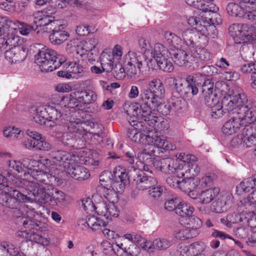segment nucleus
Returning a JSON list of instances; mask_svg holds the SVG:
<instances>
[{"instance_id": "nucleus-1", "label": "nucleus", "mask_w": 256, "mask_h": 256, "mask_svg": "<svg viewBox=\"0 0 256 256\" xmlns=\"http://www.w3.org/2000/svg\"><path fill=\"white\" fill-rule=\"evenodd\" d=\"M10 182L16 186H24L26 192V194H24L13 190L10 186L2 184L0 188L6 194H0V203L10 208H20V202H32L33 201L55 206L65 198L64 194L62 191H56L55 195L52 196L48 188L37 182L26 180L22 182L12 176H10Z\"/></svg>"}, {"instance_id": "nucleus-2", "label": "nucleus", "mask_w": 256, "mask_h": 256, "mask_svg": "<svg viewBox=\"0 0 256 256\" xmlns=\"http://www.w3.org/2000/svg\"><path fill=\"white\" fill-rule=\"evenodd\" d=\"M52 100L56 102L58 111H60L64 115L62 126L63 134L62 140L67 144H70L67 141L76 140L86 134V131L84 126V122H78L68 121L66 120V116L74 110H80L82 105L76 100L70 96H61L60 94H56L52 95Z\"/></svg>"}, {"instance_id": "nucleus-3", "label": "nucleus", "mask_w": 256, "mask_h": 256, "mask_svg": "<svg viewBox=\"0 0 256 256\" xmlns=\"http://www.w3.org/2000/svg\"><path fill=\"white\" fill-rule=\"evenodd\" d=\"M20 210L22 212V214L16 218V222L18 224H22L25 228L33 230V232H28L26 242H35L43 246H48L50 242L49 238L42 236L34 232H46L48 230V225L40 221L36 220L34 218L36 212L34 208L28 204H23Z\"/></svg>"}, {"instance_id": "nucleus-4", "label": "nucleus", "mask_w": 256, "mask_h": 256, "mask_svg": "<svg viewBox=\"0 0 256 256\" xmlns=\"http://www.w3.org/2000/svg\"><path fill=\"white\" fill-rule=\"evenodd\" d=\"M39 162L34 160H30L28 158H25L22 160V161L19 160H8V169L10 171H16L20 174V176L21 177L24 176V178L22 179H20L16 177L14 175L11 174L9 171L4 170L2 172V175L0 174V187L2 184L10 186L13 188V190H15L18 192L26 194V188L24 186H18L16 184H12V182H10V176H14L15 178L19 180L20 181L23 182L26 180L25 178H28V174L30 168L32 167L36 166V164H38ZM26 181H28L26 180ZM0 194H6L4 190L2 188H0ZM0 204H2L0 203Z\"/></svg>"}, {"instance_id": "nucleus-5", "label": "nucleus", "mask_w": 256, "mask_h": 256, "mask_svg": "<svg viewBox=\"0 0 256 256\" xmlns=\"http://www.w3.org/2000/svg\"><path fill=\"white\" fill-rule=\"evenodd\" d=\"M114 176L116 182H112V184H110L109 188L101 184V186L98 188V194L99 196L102 198L103 196L110 202L118 201L117 193L121 192L124 190L128 179V174L126 173V170L120 166L114 168Z\"/></svg>"}, {"instance_id": "nucleus-6", "label": "nucleus", "mask_w": 256, "mask_h": 256, "mask_svg": "<svg viewBox=\"0 0 256 256\" xmlns=\"http://www.w3.org/2000/svg\"><path fill=\"white\" fill-rule=\"evenodd\" d=\"M63 119L64 115L60 111H58L56 102L52 100V96L50 102L48 104L36 108V113L34 116L36 122L46 125V122H50V126H54L55 124L59 126L60 129L62 132Z\"/></svg>"}, {"instance_id": "nucleus-7", "label": "nucleus", "mask_w": 256, "mask_h": 256, "mask_svg": "<svg viewBox=\"0 0 256 256\" xmlns=\"http://www.w3.org/2000/svg\"><path fill=\"white\" fill-rule=\"evenodd\" d=\"M35 63L42 72H50L59 68L67 59L55 50L44 47L38 50L34 56Z\"/></svg>"}, {"instance_id": "nucleus-8", "label": "nucleus", "mask_w": 256, "mask_h": 256, "mask_svg": "<svg viewBox=\"0 0 256 256\" xmlns=\"http://www.w3.org/2000/svg\"><path fill=\"white\" fill-rule=\"evenodd\" d=\"M248 18L252 22L256 21V9L248 11ZM229 34L232 36L234 42L237 44L252 42L248 40V35H256V24H234L228 28Z\"/></svg>"}, {"instance_id": "nucleus-9", "label": "nucleus", "mask_w": 256, "mask_h": 256, "mask_svg": "<svg viewBox=\"0 0 256 256\" xmlns=\"http://www.w3.org/2000/svg\"><path fill=\"white\" fill-rule=\"evenodd\" d=\"M165 89L162 81L158 78L152 80L147 84V88L141 90L140 106H148V104H156L157 100L164 96Z\"/></svg>"}, {"instance_id": "nucleus-10", "label": "nucleus", "mask_w": 256, "mask_h": 256, "mask_svg": "<svg viewBox=\"0 0 256 256\" xmlns=\"http://www.w3.org/2000/svg\"><path fill=\"white\" fill-rule=\"evenodd\" d=\"M160 100H157V104L152 106L148 104V106H140L134 109L138 118L146 122L150 126H154L158 122V118L153 116L152 110H156L164 115H167L172 108L170 105L168 103H161Z\"/></svg>"}, {"instance_id": "nucleus-11", "label": "nucleus", "mask_w": 256, "mask_h": 256, "mask_svg": "<svg viewBox=\"0 0 256 256\" xmlns=\"http://www.w3.org/2000/svg\"><path fill=\"white\" fill-rule=\"evenodd\" d=\"M148 52L146 57L154 58L160 70L169 72L174 70L172 62L167 58L168 51L163 44H154Z\"/></svg>"}, {"instance_id": "nucleus-12", "label": "nucleus", "mask_w": 256, "mask_h": 256, "mask_svg": "<svg viewBox=\"0 0 256 256\" xmlns=\"http://www.w3.org/2000/svg\"><path fill=\"white\" fill-rule=\"evenodd\" d=\"M143 121L144 120L139 118L138 115L136 118L130 117L128 122L132 128L128 130L127 135L132 141L146 146L148 134H143L140 132L144 130Z\"/></svg>"}, {"instance_id": "nucleus-13", "label": "nucleus", "mask_w": 256, "mask_h": 256, "mask_svg": "<svg viewBox=\"0 0 256 256\" xmlns=\"http://www.w3.org/2000/svg\"><path fill=\"white\" fill-rule=\"evenodd\" d=\"M38 161L39 162L38 164H36V166L30 168L28 177L31 176L36 180L44 183L45 186H42L48 188L47 184L50 182L49 179L52 178V176L47 171L48 170V165L50 164V160L44 158Z\"/></svg>"}, {"instance_id": "nucleus-14", "label": "nucleus", "mask_w": 256, "mask_h": 256, "mask_svg": "<svg viewBox=\"0 0 256 256\" xmlns=\"http://www.w3.org/2000/svg\"><path fill=\"white\" fill-rule=\"evenodd\" d=\"M247 102V96L244 93L237 94L234 96L227 94L222 99L220 104L226 112H232L238 114L240 107Z\"/></svg>"}, {"instance_id": "nucleus-15", "label": "nucleus", "mask_w": 256, "mask_h": 256, "mask_svg": "<svg viewBox=\"0 0 256 256\" xmlns=\"http://www.w3.org/2000/svg\"><path fill=\"white\" fill-rule=\"evenodd\" d=\"M197 158L194 155L190 156V160L187 162H182L178 168V176L185 178H191L198 174L200 168L198 165Z\"/></svg>"}, {"instance_id": "nucleus-16", "label": "nucleus", "mask_w": 256, "mask_h": 256, "mask_svg": "<svg viewBox=\"0 0 256 256\" xmlns=\"http://www.w3.org/2000/svg\"><path fill=\"white\" fill-rule=\"evenodd\" d=\"M168 53L174 62L180 66L188 68H192L194 58L192 54L179 48H170Z\"/></svg>"}, {"instance_id": "nucleus-17", "label": "nucleus", "mask_w": 256, "mask_h": 256, "mask_svg": "<svg viewBox=\"0 0 256 256\" xmlns=\"http://www.w3.org/2000/svg\"><path fill=\"white\" fill-rule=\"evenodd\" d=\"M66 28V25L60 20L52 24L50 28L49 32L52 33L49 35V39L52 44H60L68 38L69 34L65 30Z\"/></svg>"}, {"instance_id": "nucleus-18", "label": "nucleus", "mask_w": 256, "mask_h": 256, "mask_svg": "<svg viewBox=\"0 0 256 256\" xmlns=\"http://www.w3.org/2000/svg\"><path fill=\"white\" fill-rule=\"evenodd\" d=\"M51 13L46 11H38L34 12L32 18L34 19V23L36 27L42 26V30L46 32H49L50 28L54 23L58 22L60 20H54V18L51 16Z\"/></svg>"}, {"instance_id": "nucleus-19", "label": "nucleus", "mask_w": 256, "mask_h": 256, "mask_svg": "<svg viewBox=\"0 0 256 256\" xmlns=\"http://www.w3.org/2000/svg\"><path fill=\"white\" fill-rule=\"evenodd\" d=\"M153 146L158 148L166 150L176 149V146L169 142L163 136H160L158 132H150L148 134L146 146Z\"/></svg>"}, {"instance_id": "nucleus-20", "label": "nucleus", "mask_w": 256, "mask_h": 256, "mask_svg": "<svg viewBox=\"0 0 256 256\" xmlns=\"http://www.w3.org/2000/svg\"><path fill=\"white\" fill-rule=\"evenodd\" d=\"M135 172L136 174H132V172H130V176L133 177V180L138 189L142 190L149 189L158 184L156 178L140 173L138 170Z\"/></svg>"}, {"instance_id": "nucleus-21", "label": "nucleus", "mask_w": 256, "mask_h": 256, "mask_svg": "<svg viewBox=\"0 0 256 256\" xmlns=\"http://www.w3.org/2000/svg\"><path fill=\"white\" fill-rule=\"evenodd\" d=\"M50 156L53 162L60 166H62L64 169L66 164L70 166L72 164L78 161V156L72 155L70 152L64 150L53 151L50 154Z\"/></svg>"}, {"instance_id": "nucleus-22", "label": "nucleus", "mask_w": 256, "mask_h": 256, "mask_svg": "<svg viewBox=\"0 0 256 256\" xmlns=\"http://www.w3.org/2000/svg\"><path fill=\"white\" fill-rule=\"evenodd\" d=\"M80 50H78L75 55L69 59L67 62L70 72L72 74L73 78H79L85 75L86 72L82 66V56H79Z\"/></svg>"}, {"instance_id": "nucleus-23", "label": "nucleus", "mask_w": 256, "mask_h": 256, "mask_svg": "<svg viewBox=\"0 0 256 256\" xmlns=\"http://www.w3.org/2000/svg\"><path fill=\"white\" fill-rule=\"evenodd\" d=\"M5 50V58L11 64L21 62L26 59L27 56L26 49L22 46L12 47Z\"/></svg>"}, {"instance_id": "nucleus-24", "label": "nucleus", "mask_w": 256, "mask_h": 256, "mask_svg": "<svg viewBox=\"0 0 256 256\" xmlns=\"http://www.w3.org/2000/svg\"><path fill=\"white\" fill-rule=\"evenodd\" d=\"M98 43L97 39L92 38L78 45V48H80L82 50V52L80 51L78 53L79 56H82V55L87 54L89 60H94L98 54V50L96 48Z\"/></svg>"}, {"instance_id": "nucleus-25", "label": "nucleus", "mask_w": 256, "mask_h": 256, "mask_svg": "<svg viewBox=\"0 0 256 256\" xmlns=\"http://www.w3.org/2000/svg\"><path fill=\"white\" fill-rule=\"evenodd\" d=\"M64 171L70 176L78 180H84L90 176L88 169L76 164L75 162L70 166L66 164L64 166Z\"/></svg>"}, {"instance_id": "nucleus-26", "label": "nucleus", "mask_w": 256, "mask_h": 256, "mask_svg": "<svg viewBox=\"0 0 256 256\" xmlns=\"http://www.w3.org/2000/svg\"><path fill=\"white\" fill-rule=\"evenodd\" d=\"M238 114H240L241 118L246 120L247 124H252L256 121V102L248 101L240 107Z\"/></svg>"}, {"instance_id": "nucleus-27", "label": "nucleus", "mask_w": 256, "mask_h": 256, "mask_svg": "<svg viewBox=\"0 0 256 256\" xmlns=\"http://www.w3.org/2000/svg\"><path fill=\"white\" fill-rule=\"evenodd\" d=\"M196 31L187 28L182 23L178 24L176 30L177 34L182 37L184 43L190 48H194Z\"/></svg>"}, {"instance_id": "nucleus-28", "label": "nucleus", "mask_w": 256, "mask_h": 256, "mask_svg": "<svg viewBox=\"0 0 256 256\" xmlns=\"http://www.w3.org/2000/svg\"><path fill=\"white\" fill-rule=\"evenodd\" d=\"M233 202V196L230 193H226L216 198L212 203L210 210L216 213H222L227 210L228 206Z\"/></svg>"}, {"instance_id": "nucleus-29", "label": "nucleus", "mask_w": 256, "mask_h": 256, "mask_svg": "<svg viewBox=\"0 0 256 256\" xmlns=\"http://www.w3.org/2000/svg\"><path fill=\"white\" fill-rule=\"evenodd\" d=\"M198 82L196 80V86H200L206 106L212 105V100L218 98L216 94L213 93L214 83L210 80H204V82Z\"/></svg>"}, {"instance_id": "nucleus-30", "label": "nucleus", "mask_w": 256, "mask_h": 256, "mask_svg": "<svg viewBox=\"0 0 256 256\" xmlns=\"http://www.w3.org/2000/svg\"><path fill=\"white\" fill-rule=\"evenodd\" d=\"M206 8L207 10L202 11L206 13L204 22L214 26L220 24L222 22L221 16L217 12L218 8L212 2V0L208 2Z\"/></svg>"}, {"instance_id": "nucleus-31", "label": "nucleus", "mask_w": 256, "mask_h": 256, "mask_svg": "<svg viewBox=\"0 0 256 256\" xmlns=\"http://www.w3.org/2000/svg\"><path fill=\"white\" fill-rule=\"evenodd\" d=\"M154 166L158 170L166 174L177 173L179 164L174 160L166 158L159 160L156 162Z\"/></svg>"}, {"instance_id": "nucleus-32", "label": "nucleus", "mask_w": 256, "mask_h": 256, "mask_svg": "<svg viewBox=\"0 0 256 256\" xmlns=\"http://www.w3.org/2000/svg\"><path fill=\"white\" fill-rule=\"evenodd\" d=\"M124 238L131 242L128 246L127 245L126 256H136L140 252V250L136 243H139L141 242L142 239L141 235L138 233L132 232L124 234Z\"/></svg>"}, {"instance_id": "nucleus-33", "label": "nucleus", "mask_w": 256, "mask_h": 256, "mask_svg": "<svg viewBox=\"0 0 256 256\" xmlns=\"http://www.w3.org/2000/svg\"><path fill=\"white\" fill-rule=\"evenodd\" d=\"M7 22L6 31L9 30L17 32V30H18L22 36H26L36 30L34 26L18 20H12L8 19Z\"/></svg>"}, {"instance_id": "nucleus-34", "label": "nucleus", "mask_w": 256, "mask_h": 256, "mask_svg": "<svg viewBox=\"0 0 256 256\" xmlns=\"http://www.w3.org/2000/svg\"><path fill=\"white\" fill-rule=\"evenodd\" d=\"M237 138L242 146L251 148L256 146V136L252 134V129L249 126H246L242 129Z\"/></svg>"}, {"instance_id": "nucleus-35", "label": "nucleus", "mask_w": 256, "mask_h": 256, "mask_svg": "<svg viewBox=\"0 0 256 256\" xmlns=\"http://www.w3.org/2000/svg\"><path fill=\"white\" fill-rule=\"evenodd\" d=\"M79 226H88L92 230H98L106 226V222L100 218L94 216H88L86 219L80 218L78 221Z\"/></svg>"}, {"instance_id": "nucleus-36", "label": "nucleus", "mask_w": 256, "mask_h": 256, "mask_svg": "<svg viewBox=\"0 0 256 256\" xmlns=\"http://www.w3.org/2000/svg\"><path fill=\"white\" fill-rule=\"evenodd\" d=\"M138 60L137 53L129 52L126 56L125 68L127 74L131 77L140 74V68L138 66Z\"/></svg>"}, {"instance_id": "nucleus-37", "label": "nucleus", "mask_w": 256, "mask_h": 256, "mask_svg": "<svg viewBox=\"0 0 256 256\" xmlns=\"http://www.w3.org/2000/svg\"><path fill=\"white\" fill-rule=\"evenodd\" d=\"M16 32L9 30L2 36L0 38V48L4 50L12 47L21 46L18 44L20 40L19 36L16 34Z\"/></svg>"}, {"instance_id": "nucleus-38", "label": "nucleus", "mask_w": 256, "mask_h": 256, "mask_svg": "<svg viewBox=\"0 0 256 256\" xmlns=\"http://www.w3.org/2000/svg\"><path fill=\"white\" fill-rule=\"evenodd\" d=\"M204 244L198 242L184 247L180 252L181 256H202V253L204 250Z\"/></svg>"}, {"instance_id": "nucleus-39", "label": "nucleus", "mask_w": 256, "mask_h": 256, "mask_svg": "<svg viewBox=\"0 0 256 256\" xmlns=\"http://www.w3.org/2000/svg\"><path fill=\"white\" fill-rule=\"evenodd\" d=\"M194 58L193 60L192 68L198 67L200 62H208L212 58V54L207 49L204 48H198L192 54Z\"/></svg>"}, {"instance_id": "nucleus-40", "label": "nucleus", "mask_w": 256, "mask_h": 256, "mask_svg": "<svg viewBox=\"0 0 256 256\" xmlns=\"http://www.w3.org/2000/svg\"><path fill=\"white\" fill-rule=\"evenodd\" d=\"M198 92L196 86V80L193 76H188L186 80V84L182 89L180 96L188 97L191 95H196Z\"/></svg>"}, {"instance_id": "nucleus-41", "label": "nucleus", "mask_w": 256, "mask_h": 256, "mask_svg": "<svg viewBox=\"0 0 256 256\" xmlns=\"http://www.w3.org/2000/svg\"><path fill=\"white\" fill-rule=\"evenodd\" d=\"M198 193V200L201 204H208L210 203L220 192L218 188H209L204 190H200Z\"/></svg>"}, {"instance_id": "nucleus-42", "label": "nucleus", "mask_w": 256, "mask_h": 256, "mask_svg": "<svg viewBox=\"0 0 256 256\" xmlns=\"http://www.w3.org/2000/svg\"><path fill=\"white\" fill-rule=\"evenodd\" d=\"M180 224L188 228L191 232H194L196 236L199 234L198 229L202 226V220L196 216L192 214L183 220H180Z\"/></svg>"}, {"instance_id": "nucleus-43", "label": "nucleus", "mask_w": 256, "mask_h": 256, "mask_svg": "<svg viewBox=\"0 0 256 256\" xmlns=\"http://www.w3.org/2000/svg\"><path fill=\"white\" fill-rule=\"evenodd\" d=\"M256 187V174L244 179L236 187V193L240 195L242 192H248Z\"/></svg>"}, {"instance_id": "nucleus-44", "label": "nucleus", "mask_w": 256, "mask_h": 256, "mask_svg": "<svg viewBox=\"0 0 256 256\" xmlns=\"http://www.w3.org/2000/svg\"><path fill=\"white\" fill-rule=\"evenodd\" d=\"M240 210L244 211V208L254 210L256 208V188L246 198L241 200L238 204Z\"/></svg>"}, {"instance_id": "nucleus-45", "label": "nucleus", "mask_w": 256, "mask_h": 256, "mask_svg": "<svg viewBox=\"0 0 256 256\" xmlns=\"http://www.w3.org/2000/svg\"><path fill=\"white\" fill-rule=\"evenodd\" d=\"M0 256H26L12 244L4 242L0 246Z\"/></svg>"}, {"instance_id": "nucleus-46", "label": "nucleus", "mask_w": 256, "mask_h": 256, "mask_svg": "<svg viewBox=\"0 0 256 256\" xmlns=\"http://www.w3.org/2000/svg\"><path fill=\"white\" fill-rule=\"evenodd\" d=\"M110 51L104 50L100 56V64L106 69V72H110L114 68L115 60Z\"/></svg>"}, {"instance_id": "nucleus-47", "label": "nucleus", "mask_w": 256, "mask_h": 256, "mask_svg": "<svg viewBox=\"0 0 256 256\" xmlns=\"http://www.w3.org/2000/svg\"><path fill=\"white\" fill-rule=\"evenodd\" d=\"M92 198L95 202L94 212L98 214L105 216L108 214V204H106L102 198L99 196L98 194L93 195Z\"/></svg>"}, {"instance_id": "nucleus-48", "label": "nucleus", "mask_w": 256, "mask_h": 256, "mask_svg": "<svg viewBox=\"0 0 256 256\" xmlns=\"http://www.w3.org/2000/svg\"><path fill=\"white\" fill-rule=\"evenodd\" d=\"M144 55L140 54H137V59H138V66L140 68V72H150L154 70L152 58H145Z\"/></svg>"}, {"instance_id": "nucleus-49", "label": "nucleus", "mask_w": 256, "mask_h": 256, "mask_svg": "<svg viewBox=\"0 0 256 256\" xmlns=\"http://www.w3.org/2000/svg\"><path fill=\"white\" fill-rule=\"evenodd\" d=\"M194 212V207L186 203H180L176 209V213L180 216V220L185 219L191 216Z\"/></svg>"}, {"instance_id": "nucleus-50", "label": "nucleus", "mask_w": 256, "mask_h": 256, "mask_svg": "<svg viewBox=\"0 0 256 256\" xmlns=\"http://www.w3.org/2000/svg\"><path fill=\"white\" fill-rule=\"evenodd\" d=\"M174 236L176 238L180 240H185L196 236L194 232H191L185 226L176 230L174 232Z\"/></svg>"}, {"instance_id": "nucleus-51", "label": "nucleus", "mask_w": 256, "mask_h": 256, "mask_svg": "<svg viewBox=\"0 0 256 256\" xmlns=\"http://www.w3.org/2000/svg\"><path fill=\"white\" fill-rule=\"evenodd\" d=\"M198 178H183L180 190L186 192L191 190H198Z\"/></svg>"}, {"instance_id": "nucleus-52", "label": "nucleus", "mask_w": 256, "mask_h": 256, "mask_svg": "<svg viewBox=\"0 0 256 256\" xmlns=\"http://www.w3.org/2000/svg\"><path fill=\"white\" fill-rule=\"evenodd\" d=\"M226 11L229 15L236 17H243L245 14L244 10L238 4L230 2L226 6Z\"/></svg>"}, {"instance_id": "nucleus-53", "label": "nucleus", "mask_w": 256, "mask_h": 256, "mask_svg": "<svg viewBox=\"0 0 256 256\" xmlns=\"http://www.w3.org/2000/svg\"><path fill=\"white\" fill-rule=\"evenodd\" d=\"M212 105L207 106L211 108V116L214 118H219L225 113L224 110L222 106V104L220 103L218 98L212 100Z\"/></svg>"}, {"instance_id": "nucleus-54", "label": "nucleus", "mask_w": 256, "mask_h": 256, "mask_svg": "<svg viewBox=\"0 0 256 256\" xmlns=\"http://www.w3.org/2000/svg\"><path fill=\"white\" fill-rule=\"evenodd\" d=\"M164 36L166 42L170 45V48H178L176 46L180 44L182 41L180 36L170 32H165Z\"/></svg>"}, {"instance_id": "nucleus-55", "label": "nucleus", "mask_w": 256, "mask_h": 256, "mask_svg": "<svg viewBox=\"0 0 256 256\" xmlns=\"http://www.w3.org/2000/svg\"><path fill=\"white\" fill-rule=\"evenodd\" d=\"M3 133L5 137L13 140L20 138L23 136V132L19 128L14 127L5 128Z\"/></svg>"}, {"instance_id": "nucleus-56", "label": "nucleus", "mask_w": 256, "mask_h": 256, "mask_svg": "<svg viewBox=\"0 0 256 256\" xmlns=\"http://www.w3.org/2000/svg\"><path fill=\"white\" fill-rule=\"evenodd\" d=\"M195 38L194 48H202L206 46L209 41L208 36L202 32L200 31V30L196 31Z\"/></svg>"}, {"instance_id": "nucleus-57", "label": "nucleus", "mask_w": 256, "mask_h": 256, "mask_svg": "<svg viewBox=\"0 0 256 256\" xmlns=\"http://www.w3.org/2000/svg\"><path fill=\"white\" fill-rule=\"evenodd\" d=\"M79 162L87 166H97L100 164L99 160L96 154H90L87 156H81L79 158Z\"/></svg>"}, {"instance_id": "nucleus-58", "label": "nucleus", "mask_w": 256, "mask_h": 256, "mask_svg": "<svg viewBox=\"0 0 256 256\" xmlns=\"http://www.w3.org/2000/svg\"><path fill=\"white\" fill-rule=\"evenodd\" d=\"M204 25L202 26L200 31L206 34L208 38H215L218 34L217 30L215 26L211 24H207L204 22Z\"/></svg>"}, {"instance_id": "nucleus-59", "label": "nucleus", "mask_w": 256, "mask_h": 256, "mask_svg": "<svg viewBox=\"0 0 256 256\" xmlns=\"http://www.w3.org/2000/svg\"><path fill=\"white\" fill-rule=\"evenodd\" d=\"M114 177V170L113 174L109 171L102 172L100 176V184H103L104 186H108L110 184H112V182H116Z\"/></svg>"}, {"instance_id": "nucleus-60", "label": "nucleus", "mask_w": 256, "mask_h": 256, "mask_svg": "<svg viewBox=\"0 0 256 256\" xmlns=\"http://www.w3.org/2000/svg\"><path fill=\"white\" fill-rule=\"evenodd\" d=\"M172 244V242L166 238L156 239L152 242V246L158 250H166Z\"/></svg>"}, {"instance_id": "nucleus-61", "label": "nucleus", "mask_w": 256, "mask_h": 256, "mask_svg": "<svg viewBox=\"0 0 256 256\" xmlns=\"http://www.w3.org/2000/svg\"><path fill=\"white\" fill-rule=\"evenodd\" d=\"M175 175L168 176L166 179V182L168 185L174 188L180 189L182 180L183 177H180L178 176L177 173H174Z\"/></svg>"}, {"instance_id": "nucleus-62", "label": "nucleus", "mask_w": 256, "mask_h": 256, "mask_svg": "<svg viewBox=\"0 0 256 256\" xmlns=\"http://www.w3.org/2000/svg\"><path fill=\"white\" fill-rule=\"evenodd\" d=\"M153 154L156 156L154 151L152 150L150 152H147L144 150L142 152H140L138 156V160L136 162L139 164L149 163L152 162L150 156Z\"/></svg>"}, {"instance_id": "nucleus-63", "label": "nucleus", "mask_w": 256, "mask_h": 256, "mask_svg": "<svg viewBox=\"0 0 256 256\" xmlns=\"http://www.w3.org/2000/svg\"><path fill=\"white\" fill-rule=\"evenodd\" d=\"M127 240L124 238L123 242L114 244V254L118 256H126L127 252Z\"/></svg>"}, {"instance_id": "nucleus-64", "label": "nucleus", "mask_w": 256, "mask_h": 256, "mask_svg": "<svg viewBox=\"0 0 256 256\" xmlns=\"http://www.w3.org/2000/svg\"><path fill=\"white\" fill-rule=\"evenodd\" d=\"M138 44L140 48L144 53L142 55L146 56L148 54V52L150 50L152 46L149 40L144 38H140L138 40Z\"/></svg>"}]
</instances>
